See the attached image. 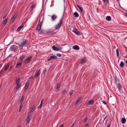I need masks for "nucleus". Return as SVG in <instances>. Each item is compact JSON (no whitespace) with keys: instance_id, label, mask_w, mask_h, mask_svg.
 I'll return each mask as SVG.
<instances>
[{"instance_id":"nucleus-1","label":"nucleus","mask_w":127,"mask_h":127,"mask_svg":"<svg viewBox=\"0 0 127 127\" xmlns=\"http://www.w3.org/2000/svg\"><path fill=\"white\" fill-rule=\"evenodd\" d=\"M27 41V40H25L23 42L21 43L20 44H19L20 47L21 49H22L23 47L26 46Z\"/></svg>"},{"instance_id":"nucleus-2","label":"nucleus","mask_w":127,"mask_h":127,"mask_svg":"<svg viewBox=\"0 0 127 127\" xmlns=\"http://www.w3.org/2000/svg\"><path fill=\"white\" fill-rule=\"evenodd\" d=\"M57 57L54 56H49L47 58V61H49L51 60L56 59H57Z\"/></svg>"},{"instance_id":"nucleus-3","label":"nucleus","mask_w":127,"mask_h":127,"mask_svg":"<svg viewBox=\"0 0 127 127\" xmlns=\"http://www.w3.org/2000/svg\"><path fill=\"white\" fill-rule=\"evenodd\" d=\"M52 48L54 50L56 51H60L62 49L61 47L60 46L56 47L53 46H52Z\"/></svg>"},{"instance_id":"nucleus-4","label":"nucleus","mask_w":127,"mask_h":127,"mask_svg":"<svg viewBox=\"0 0 127 127\" xmlns=\"http://www.w3.org/2000/svg\"><path fill=\"white\" fill-rule=\"evenodd\" d=\"M72 31L78 35H80L81 33L76 28H75L73 29Z\"/></svg>"},{"instance_id":"nucleus-5","label":"nucleus","mask_w":127,"mask_h":127,"mask_svg":"<svg viewBox=\"0 0 127 127\" xmlns=\"http://www.w3.org/2000/svg\"><path fill=\"white\" fill-rule=\"evenodd\" d=\"M32 115L30 114H28V116L27 117V121L26 122V124L27 125L28 124L29 122H30V118L31 117Z\"/></svg>"},{"instance_id":"nucleus-6","label":"nucleus","mask_w":127,"mask_h":127,"mask_svg":"<svg viewBox=\"0 0 127 127\" xmlns=\"http://www.w3.org/2000/svg\"><path fill=\"white\" fill-rule=\"evenodd\" d=\"M35 106H33L31 108L30 111L28 113V114L31 115L32 112L35 110Z\"/></svg>"},{"instance_id":"nucleus-7","label":"nucleus","mask_w":127,"mask_h":127,"mask_svg":"<svg viewBox=\"0 0 127 127\" xmlns=\"http://www.w3.org/2000/svg\"><path fill=\"white\" fill-rule=\"evenodd\" d=\"M62 20H61L60 23H58L55 26V28L56 29H58L62 25Z\"/></svg>"},{"instance_id":"nucleus-8","label":"nucleus","mask_w":127,"mask_h":127,"mask_svg":"<svg viewBox=\"0 0 127 127\" xmlns=\"http://www.w3.org/2000/svg\"><path fill=\"white\" fill-rule=\"evenodd\" d=\"M32 58V56H30V57H28L27 59L25 60L24 61V62L25 63H28L29 62Z\"/></svg>"},{"instance_id":"nucleus-9","label":"nucleus","mask_w":127,"mask_h":127,"mask_svg":"<svg viewBox=\"0 0 127 127\" xmlns=\"http://www.w3.org/2000/svg\"><path fill=\"white\" fill-rule=\"evenodd\" d=\"M41 23L39 24L36 26V30L38 31H39L41 29Z\"/></svg>"},{"instance_id":"nucleus-10","label":"nucleus","mask_w":127,"mask_h":127,"mask_svg":"<svg viewBox=\"0 0 127 127\" xmlns=\"http://www.w3.org/2000/svg\"><path fill=\"white\" fill-rule=\"evenodd\" d=\"M94 100L93 99L90 100L87 104V105H91L94 103Z\"/></svg>"},{"instance_id":"nucleus-11","label":"nucleus","mask_w":127,"mask_h":127,"mask_svg":"<svg viewBox=\"0 0 127 127\" xmlns=\"http://www.w3.org/2000/svg\"><path fill=\"white\" fill-rule=\"evenodd\" d=\"M40 70H39L38 71H37L36 72V73H35L34 77L35 78H36V77H37L40 74Z\"/></svg>"},{"instance_id":"nucleus-12","label":"nucleus","mask_w":127,"mask_h":127,"mask_svg":"<svg viewBox=\"0 0 127 127\" xmlns=\"http://www.w3.org/2000/svg\"><path fill=\"white\" fill-rule=\"evenodd\" d=\"M21 64L22 62L17 63L16 64V67L17 68L20 67L21 66Z\"/></svg>"},{"instance_id":"nucleus-13","label":"nucleus","mask_w":127,"mask_h":127,"mask_svg":"<svg viewBox=\"0 0 127 127\" xmlns=\"http://www.w3.org/2000/svg\"><path fill=\"white\" fill-rule=\"evenodd\" d=\"M117 87L119 91L120 92L121 89L122 88V86L120 83L118 84L117 85Z\"/></svg>"},{"instance_id":"nucleus-14","label":"nucleus","mask_w":127,"mask_h":127,"mask_svg":"<svg viewBox=\"0 0 127 127\" xmlns=\"http://www.w3.org/2000/svg\"><path fill=\"white\" fill-rule=\"evenodd\" d=\"M9 66V64H6L4 66V68L5 71H6Z\"/></svg>"},{"instance_id":"nucleus-15","label":"nucleus","mask_w":127,"mask_h":127,"mask_svg":"<svg viewBox=\"0 0 127 127\" xmlns=\"http://www.w3.org/2000/svg\"><path fill=\"white\" fill-rule=\"evenodd\" d=\"M121 122L123 124H125L126 122V120L124 117L121 120Z\"/></svg>"},{"instance_id":"nucleus-16","label":"nucleus","mask_w":127,"mask_h":127,"mask_svg":"<svg viewBox=\"0 0 127 127\" xmlns=\"http://www.w3.org/2000/svg\"><path fill=\"white\" fill-rule=\"evenodd\" d=\"M24 96L23 95L22 96V97L20 100V103L21 104H22V103L23 102V100H24Z\"/></svg>"},{"instance_id":"nucleus-17","label":"nucleus","mask_w":127,"mask_h":127,"mask_svg":"<svg viewBox=\"0 0 127 127\" xmlns=\"http://www.w3.org/2000/svg\"><path fill=\"white\" fill-rule=\"evenodd\" d=\"M73 49L76 50H78L79 49V48L78 46L77 45H75L73 47Z\"/></svg>"},{"instance_id":"nucleus-18","label":"nucleus","mask_w":127,"mask_h":127,"mask_svg":"<svg viewBox=\"0 0 127 127\" xmlns=\"http://www.w3.org/2000/svg\"><path fill=\"white\" fill-rule=\"evenodd\" d=\"M29 82H27L25 85V86L24 87V89L28 88L29 86Z\"/></svg>"},{"instance_id":"nucleus-19","label":"nucleus","mask_w":127,"mask_h":127,"mask_svg":"<svg viewBox=\"0 0 127 127\" xmlns=\"http://www.w3.org/2000/svg\"><path fill=\"white\" fill-rule=\"evenodd\" d=\"M61 85V84L60 83H58L57 84L56 89V90H58L59 89Z\"/></svg>"},{"instance_id":"nucleus-20","label":"nucleus","mask_w":127,"mask_h":127,"mask_svg":"<svg viewBox=\"0 0 127 127\" xmlns=\"http://www.w3.org/2000/svg\"><path fill=\"white\" fill-rule=\"evenodd\" d=\"M51 18L52 20L54 21L56 19L57 16L55 15H53L52 16Z\"/></svg>"},{"instance_id":"nucleus-21","label":"nucleus","mask_w":127,"mask_h":127,"mask_svg":"<svg viewBox=\"0 0 127 127\" xmlns=\"http://www.w3.org/2000/svg\"><path fill=\"white\" fill-rule=\"evenodd\" d=\"M20 80L19 78L16 79V84H19Z\"/></svg>"},{"instance_id":"nucleus-22","label":"nucleus","mask_w":127,"mask_h":127,"mask_svg":"<svg viewBox=\"0 0 127 127\" xmlns=\"http://www.w3.org/2000/svg\"><path fill=\"white\" fill-rule=\"evenodd\" d=\"M120 66L122 67H123L124 66V63L123 62H121L120 64Z\"/></svg>"},{"instance_id":"nucleus-23","label":"nucleus","mask_w":127,"mask_h":127,"mask_svg":"<svg viewBox=\"0 0 127 127\" xmlns=\"http://www.w3.org/2000/svg\"><path fill=\"white\" fill-rule=\"evenodd\" d=\"M74 15L75 17H77L79 16V15L77 12H75L74 13Z\"/></svg>"},{"instance_id":"nucleus-24","label":"nucleus","mask_w":127,"mask_h":127,"mask_svg":"<svg viewBox=\"0 0 127 127\" xmlns=\"http://www.w3.org/2000/svg\"><path fill=\"white\" fill-rule=\"evenodd\" d=\"M116 52L117 56L118 58L119 57V50L118 49H116Z\"/></svg>"},{"instance_id":"nucleus-25","label":"nucleus","mask_w":127,"mask_h":127,"mask_svg":"<svg viewBox=\"0 0 127 127\" xmlns=\"http://www.w3.org/2000/svg\"><path fill=\"white\" fill-rule=\"evenodd\" d=\"M25 55H23L20 58V61H22L25 57Z\"/></svg>"},{"instance_id":"nucleus-26","label":"nucleus","mask_w":127,"mask_h":127,"mask_svg":"<svg viewBox=\"0 0 127 127\" xmlns=\"http://www.w3.org/2000/svg\"><path fill=\"white\" fill-rule=\"evenodd\" d=\"M20 85H21L20 84H16V89L17 90H18L19 89V87L20 86Z\"/></svg>"},{"instance_id":"nucleus-27","label":"nucleus","mask_w":127,"mask_h":127,"mask_svg":"<svg viewBox=\"0 0 127 127\" xmlns=\"http://www.w3.org/2000/svg\"><path fill=\"white\" fill-rule=\"evenodd\" d=\"M23 26L22 25L19 27L17 29V31L18 32L23 27Z\"/></svg>"},{"instance_id":"nucleus-28","label":"nucleus","mask_w":127,"mask_h":127,"mask_svg":"<svg viewBox=\"0 0 127 127\" xmlns=\"http://www.w3.org/2000/svg\"><path fill=\"white\" fill-rule=\"evenodd\" d=\"M8 20V19L6 18V19L4 21L2 22V24H3L5 25L7 21Z\"/></svg>"},{"instance_id":"nucleus-29","label":"nucleus","mask_w":127,"mask_h":127,"mask_svg":"<svg viewBox=\"0 0 127 127\" xmlns=\"http://www.w3.org/2000/svg\"><path fill=\"white\" fill-rule=\"evenodd\" d=\"M86 61V59L85 58H83L82 59L80 63L81 64H82L84 62H85Z\"/></svg>"},{"instance_id":"nucleus-30","label":"nucleus","mask_w":127,"mask_h":127,"mask_svg":"<svg viewBox=\"0 0 127 127\" xmlns=\"http://www.w3.org/2000/svg\"><path fill=\"white\" fill-rule=\"evenodd\" d=\"M106 19L108 21H110L111 20V17L110 16H107L106 17Z\"/></svg>"},{"instance_id":"nucleus-31","label":"nucleus","mask_w":127,"mask_h":127,"mask_svg":"<svg viewBox=\"0 0 127 127\" xmlns=\"http://www.w3.org/2000/svg\"><path fill=\"white\" fill-rule=\"evenodd\" d=\"M23 105L22 104H21L20 106V107H19V112H20V111H21V110L22 107H23Z\"/></svg>"},{"instance_id":"nucleus-32","label":"nucleus","mask_w":127,"mask_h":127,"mask_svg":"<svg viewBox=\"0 0 127 127\" xmlns=\"http://www.w3.org/2000/svg\"><path fill=\"white\" fill-rule=\"evenodd\" d=\"M15 18H14L13 17L11 18L10 20V22L11 23H12L14 20Z\"/></svg>"},{"instance_id":"nucleus-33","label":"nucleus","mask_w":127,"mask_h":127,"mask_svg":"<svg viewBox=\"0 0 127 127\" xmlns=\"http://www.w3.org/2000/svg\"><path fill=\"white\" fill-rule=\"evenodd\" d=\"M80 101V98H78L75 103V104H77Z\"/></svg>"},{"instance_id":"nucleus-34","label":"nucleus","mask_w":127,"mask_h":127,"mask_svg":"<svg viewBox=\"0 0 127 127\" xmlns=\"http://www.w3.org/2000/svg\"><path fill=\"white\" fill-rule=\"evenodd\" d=\"M88 119V118H86L84 120H83V122L84 123H85L87 121Z\"/></svg>"},{"instance_id":"nucleus-35","label":"nucleus","mask_w":127,"mask_h":127,"mask_svg":"<svg viewBox=\"0 0 127 127\" xmlns=\"http://www.w3.org/2000/svg\"><path fill=\"white\" fill-rule=\"evenodd\" d=\"M36 6L35 4H34L32 5L30 7V8H34Z\"/></svg>"},{"instance_id":"nucleus-36","label":"nucleus","mask_w":127,"mask_h":127,"mask_svg":"<svg viewBox=\"0 0 127 127\" xmlns=\"http://www.w3.org/2000/svg\"><path fill=\"white\" fill-rule=\"evenodd\" d=\"M42 104L40 103V105L38 107V108L39 109H40L41 108V107L42 106Z\"/></svg>"},{"instance_id":"nucleus-37","label":"nucleus","mask_w":127,"mask_h":127,"mask_svg":"<svg viewBox=\"0 0 127 127\" xmlns=\"http://www.w3.org/2000/svg\"><path fill=\"white\" fill-rule=\"evenodd\" d=\"M17 13H16L14 15L13 17L14 18H15L17 17Z\"/></svg>"},{"instance_id":"nucleus-38","label":"nucleus","mask_w":127,"mask_h":127,"mask_svg":"<svg viewBox=\"0 0 127 127\" xmlns=\"http://www.w3.org/2000/svg\"><path fill=\"white\" fill-rule=\"evenodd\" d=\"M73 93V92L72 91H71L70 92L69 94L70 95H71Z\"/></svg>"},{"instance_id":"nucleus-39","label":"nucleus","mask_w":127,"mask_h":127,"mask_svg":"<svg viewBox=\"0 0 127 127\" xmlns=\"http://www.w3.org/2000/svg\"><path fill=\"white\" fill-rule=\"evenodd\" d=\"M13 67V66H10V68H9V69L10 70H11Z\"/></svg>"},{"instance_id":"nucleus-40","label":"nucleus","mask_w":127,"mask_h":127,"mask_svg":"<svg viewBox=\"0 0 127 127\" xmlns=\"http://www.w3.org/2000/svg\"><path fill=\"white\" fill-rule=\"evenodd\" d=\"M57 55V56H58L59 57H60L61 56V54H58Z\"/></svg>"},{"instance_id":"nucleus-41","label":"nucleus","mask_w":127,"mask_h":127,"mask_svg":"<svg viewBox=\"0 0 127 127\" xmlns=\"http://www.w3.org/2000/svg\"><path fill=\"white\" fill-rule=\"evenodd\" d=\"M33 76H32L30 78V79H31V80H33Z\"/></svg>"},{"instance_id":"nucleus-42","label":"nucleus","mask_w":127,"mask_h":127,"mask_svg":"<svg viewBox=\"0 0 127 127\" xmlns=\"http://www.w3.org/2000/svg\"><path fill=\"white\" fill-rule=\"evenodd\" d=\"M6 15H5L3 16V19H5V17H6Z\"/></svg>"},{"instance_id":"nucleus-43","label":"nucleus","mask_w":127,"mask_h":127,"mask_svg":"<svg viewBox=\"0 0 127 127\" xmlns=\"http://www.w3.org/2000/svg\"><path fill=\"white\" fill-rule=\"evenodd\" d=\"M89 126V124H88V123H87V124H86V125H85V126L86 127H88Z\"/></svg>"},{"instance_id":"nucleus-44","label":"nucleus","mask_w":127,"mask_h":127,"mask_svg":"<svg viewBox=\"0 0 127 127\" xmlns=\"http://www.w3.org/2000/svg\"><path fill=\"white\" fill-rule=\"evenodd\" d=\"M74 124H75V123H74V122H73V124H72V125L71 126V127H73V126H74Z\"/></svg>"},{"instance_id":"nucleus-45","label":"nucleus","mask_w":127,"mask_h":127,"mask_svg":"<svg viewBox=\"0 0 127 127\" xmlns=\"http://www.w3.org/2000/svg\"><path fill=\"white\" fill-rule=\"evenodd\" d=\"M79 9H80V11L82 12L83 10V8H79Z\"/></svg>"},{"instance_id":"nucleus-46","label":"nucleus","mask_w":127,"mask_h":127,"mask_svg":"<svg viewBox=\"0 0 127 127\" xmlns=\"http://www.w3.org/2000/svg\"><path fill=\"white\" fill-rule=\"evenodd\" d=\"M39 33H42V31H39Z\"/></svg>"},{"instance_id":"nucleus-47","label":"nucleus","mask_w":127,"mask_h":127,"mask_svg":"<svg viewBox=\"0 0 127 127\" xmlns=\"http://www.w3.org/2000/svg\"><path fill=\"white\" fill-rule=\"evenodd\" d=\"M103 103L104 104H106V103L105 101H103Z\"/></svg>"},{"instance_id":"nucleus-48","label":"nucleus","mask_w":127,"mask_h":127,"mask_svg":"<svg viewBox=\"0 0 127 127\" xmlns=\"http://www.w3.org/2000/svg\"><path fill=\"white\" fill-rule=\"evenodd\" d=\"M43 99H42L41 101V104H42L43 103Z\"/></svg>"},{"instance_id":"nucleus-49","label":"nucleus","mask_w":127,"mask_h":127,"mask_svg":"<svg viewBox=\"0 0 127 127\" xmlns=\"http://www.w3.org/2000/svg\"><path fill=\"white\" fill-rule=\"evenodd\" d=\"M64 126L63 125H62L59 127H63Z\"/></svg>"},{"instance_id":"nucleus-50","label":"nucleus","mask_w":127,"mask_h":127,"mask_svg":"<svg viewBox=\"0 0 127 127\" xmlns=\"http://www.w3.org/2000/svg\"><path fill=\"white\" fill-rule=\"evenodd\" d=\"M78 8H81L78 5H77Z\"/></svg>"},{"instance_id":"nucleus-51","label":"nucleus","mask_w":127,"mask_h":127,"mask_svg":"<svg viewBox=\"0 0 127 127\" xmlns=\"http://www.w3.org/2000/svg\"><path fill=\"white\" fill-rule=\"evenodd\" d=\"M104 1L106 2L108 1V0H103Z\"/></svg>"},{"instance_id":"nucleus-52","label":"nucleus","mask_w":127,"mask_h":127,"mask_svg":"<svg viewBox=\"0 0 127 127\" xmlns=\"http://www.w3.org/2000/svg\"><path fill=\"white\" fill-rule=\"evenodd\" d=\"M110 127V125H109L107 127Z\"/></svg>"},{"instance_id":"nucleus-53","label":"nucleus","mask_w":127,"mask_h":127,"mask_svg":"<svg viewBox=\"0 0 127 127\" xmlns=\"http://www.w3.org/2000/svg\"><path fill=\"white\" fill-rule=\"evenodd\" d=\"M126 16L127 17V13H126Z\"/></svg>"},{"instance_id":"nucleus-54","label":"nucleus","mask_w":127,"mask_h":127,"mask_svg":"<svg viewBox=\"0 0 127 127\" xmlns=\"http://www.w3.org/2000/svg\"><path fill=\"white\" fill-rule=\"evenodd\" d=\"M3 70H2L0 72H3Z\"/></svg>"},{"instance_id":"nucleus-55","label":"nucleus","mask_w":127,"mask_h":127,"mask_svg":"<svg viewBox=\"0 0 127 127\" xmlns=\"http://www.w3.org/2000/svg\"><path fill=\"white\" fill-rule=\"evenodd\" d=\"M126 63L127 64V60L126 61Z\"/></svg>"},{"instance_id":"nucleus-56","label":"nucleus","mask_w":127,"mask_h":127,"mask_svg":"<svg viewBox=\"0 0 127 127\" xmlns=\"http://www.w3.org/2000/svg\"><path fill=\"white\" fill-rule=\"evenodd\" d=\"M106 118V117H105V118H104V121L105 119Z\"/></svg>"},{"instance_id":"nucleus-57","label":"nucleus","mask_w":127,"mask_h":127,"mask_svg":"<svg viewBox=\"0 0 127 127\" xmlns=\"http://www.w3.org/2000/svg\"><path fill=\"white\" fill-rule=\"evenodd\" d=\"M97 9V11H98V10H97V9Z\"/></svg>"},{"instance_id":"nucleus-58","label":"nucleus","mask_w":127,"mask_h":127,"mask_svg":"<svg viewBox=\"0 0 127 127\" xmlns=\"http://www.w3.org/2000/svg\"><path fill=\"white\" fill-rule=\"evenodd\" d=\"M65 91V90H64V92Z\"/></svg>"},{"instance_id":"nucleus-59","label":"nucleus","mask_w":127,"mask_h":127,"mask_svg":"<svg viewBox=\"0 0 127 127\" xmlns=\"http://www.w3.org/2000/svg\"><path fill=\"white\" fill-rule=\"evenodd\" d=\"M1 127H3V126H2Z\"/></svg>"},{"instance_id":"nucleus-60","label":"nucleus","mask_w":127,"mask_h":127,"mask_svg":"<svg viewBox=\"0 0 127 127\" xmlns=\"http://www.w3.org/2000/svg\"><path fill=\"white\" fill-rule=\"evenodd\" d=\"M18 127H20V126H18Z\"/></svg>"},{"instance_id":"nucleus-61","label":"nucleus","mask_w":127,"mask_h":127,"mask_svg":"<svg viewBox=\"0 0 127 127\" xmlns=\"http://www.w3.org/2000/svg\"><path fill=\"white\" fill-rule=\"evenodd\" d=\"M65 9L64 10V11H65Z\"/></svg>"},{"instance_id":"nucleus-62","label":"nucleus","mask_w":127,"mask_h":127,"mask_svg":"<svg viewBox=\"0 0 127 127\" xmlns=\"http://www.w3.org/2000/svg\"><path fill=\"white\" fill-rule=\"evenodd\" d=\"M117 1H118V0H117Z\"/></svg>"}]
</instances>
